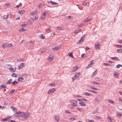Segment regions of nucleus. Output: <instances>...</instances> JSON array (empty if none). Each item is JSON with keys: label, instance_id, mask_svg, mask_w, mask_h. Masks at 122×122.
<instances>
[{"label": "nucleus", "instance_id": "1", "mask_svg": "<svg viewBox=\"0 0 122 122\" xmlns=\"http://www.w3.org/2000/svg\"><path fill=\"white\" fill-rule=\"evenodd\" d=\"M2 47L4 48L7 47H12L13 45L11 43L8 44V43H4L2 45Z\"/></svg>", "mask_w": 122, "mask_h": 122}, {"label": "nucleus", "instance_id": "2", "mask_svg": "<svg viewBox=\"0 0 122 122\" xmlns=\"http://www.w3.org/2000/svg\"><path fill=\"white\" fill-rule=\"evenodd\" d=\"M23 115V112H19L15 113L14 114V115L15 117H22V115Z\"/></svg>", "mask_w": 122, "mask_h": 122}, {"label": "nucleus", "instance_id": "3", "mask_svg": "<svg viewBox=\"0 0 122 122\" xmlns=\"http://www.w3.org/2000/svg\"><path fill=\"white\" fill-rule=\"evenodd\" d=\"M23 114L22 117L25 119H27L30 115V113L28 112H23Z\"/></svg>", "mask_w": 122, "mask_h": 122}, {"label": "nucleus", "instance_id": "4", "mask_svg": "<svg viewBox=\"0 0 122 122\" xmlns=\"http://www.w3.org/2000/svg\"><path fill=\"white\" fill-rule=\"evenodd\" d=\"M79 67L77 66H75L73 67L71 69V71L72 72H74L76 71L78 69Z\"/></svg>", "mask_w": 122, "mask_h": 122}, {"label": "nucleus", "instance_id": "5", "mask_svg": "<svg viewBox=\"0 0 122 122\" xmlns=\"http://www.w3.org/2000/svg\"><path fill=\"white\" fill-rule=\"evenodd\" d=\"M54 57V56L53 54H52L50 55L48 58V60L49 61H51L52 60Z\"/></svg>", "mask_w": 122, "mask_h": 122}, {"label": "nucleus", "instance_id": "6", "mask_svg": "<svg viewBox=\"0 0 122 122\" xmlns=\"http://www.w3.org/2000/svg\"><path fill=\"white\" fill-rule=\"evenodd\" d=\"M55 91V88H53L50 89L48 91V94H51L52 93H53Z\"/></svg>", "mask_w": 122, "mask_h": 122}, {"label": "nucleus", "instance_id": "7", "mask_svg": "<svg viewBox=\"0 0 122 122\" xmlns=\"http://www.w3.org/2000/svg\"><path fill=\"white\" fill-rule=\"evenodd\" d=\"M16 67H15L14 68L12 67H10L8 69L11 72H14L16 71Z\"/></svg>", "mask_w": 122, "mask_h": 122}, {"label": "nucleus", "instance_id": "8", "mask_svg": "<svg viewBox=\"0 0 122 122\" xmlns=\"http://www.w3.org/2000/svg\"><path fill=\"white\" fill-rule=\"evenodd\" d=\"M46 16V14L44 12H43L42 14L41 15L40 18L42 20L45 19V17Z\"/></svg>", "mask_w": 122, "mask_h": 122}, {"label": "nucleus", "instance_id": "9", "mask_svg": "<svg viewBox=\"0 0 122 122\" xmlns=\"http://www.w3.org/2000/svg\"><path fill=\"white\" fill-rule=\"evenodd\" d=\"M25 64L24 63H20L19 65L18 66V68L19 69L22 68L25 66Z\"/></svg>", "mask_w": 122, "mask_h": 122}, {"label": "nucleus", "instance_id": "10", "mask_svg": "<svg viewBox=\"0 0 122 122\" xmlns=\"http://www.w3.org/2000/svg\"><path fill=\"white\" fill-rule=\"evenodd\" d=\"M61 47V45H58L56 46L55 48H53L52 49L54 51H56L60 49Z\"/></svg>", "mask_w": 122, "mask_h": 122}, {"label": "nucleus", "instance_id": "11", "mask_svg": "<svg viewBox=\"0 0 122 122\" xmlns=\"http://www.w3.org/2000/svg\"><path fill=\"white\" fill-rule=\"evenodd\" d=\"M37 13L38 11L36 10H35L31 12L30 14L32 15H35L37 14Z\"/></svg>", "mask_w": 122, "mask_h": 122}, {"label": "nucleus", "instance_id": "12", "mask_svg": "<svg viewBox=\"0 0 122 122\" xmlns=\"http://www.w3.org/2000/svg\"><path fill=\"white\" fill-rule=\"evenodd\" d=\"M89 63H90V64L88 65L87 66L86 68H88L91 67L93 64V61H91L89 62Z\"/></svg>", "mask_w": 122, "mask_h": 122}, {"label": "nucleus", "instance_id": "13", "mask_svg": "<svg viewBox=\"0 0 122 122\" xmlns=\"http://www.w3.org/2000/svg\"><path fill=\"white\" fill-rule=\"evenodd\" d=\"M95 48L97 49H100V44L99 42H97L95 45Z\"/></svg>", "mask_w": 122, "mask_h": 122}, {"label": "nucleus", "instance_id": "14", "mask_svg": "<svg viewBox=\"0 0 122 122\" xmlns=\"http://www.w3.org/2000/svg\"><path fill=\"white\" fill-rule=\"evenodd\" d=\"M35 20L34 18L33 17L31 18L30 20H29V23L30 24H32L34 21Z\"/></svg>", "mask_w": 122, "mask_h": 122}, {"label": "nucleus", "instance_id": "15", "mask_svg": "<svg viewBox=\"0 0 122 122\" xmlns=\"http://www.w3.org/2000/svg\"><path fill=\"white\" fill-rule=\"evenodd\" d=\"M11 117H6L4 119H2L1 121H2L4 122L5 121L7 120H8L9 119H10Z\"/></svg>", "mask_w": 122, "mask_h": 122}, {"label": "nucleus", "instance_id": "16", "mask_svg": "<svg viewBox=\"0 0 122 122\" xmlns=\"http://www.w3.org/2000/svg\"><path fill=\"white\" fill-rule=\"evenodd\" d=\"M55 119L57 122H58L59 120V117L58 115H55Z\"/></svg>", "mask_w": 122, "mask_h": 122}, {"label": "nucleus", "instance_id": "17", "mask_svg": "<svg viewBox=\"0 0 122 122\" xmlns=\"http://www.w3.org/2000/svg\"><path fill=\"white\" fill-rule=\"evenodd\" d=\"M80 74H81L80 72L76 73L74 75V77L75 78H78Z\"/></svg>", "mask_w": 122, "mask_h": 122}, {"label": "nucleus", "instance_id": "18", "mask_svg": "<svg viewBox=\"0 0 122 122\" xmlns=\"http://www.w3.org/2000/svg\"><path fill=\"white\" fill-rule=\"evenodd\" d=\"M83 37H82L81 39L79 41L78 44H81V43L83 42L84 41V39H83Z\"/></svg>", "mask_w": 122, "mask_h": 122}, {"label": "nucleus", "instance_id": "19", "mask_svg": "<svg viewBox=\"0 0 122 122\" xmlns=\"http://www.w3.org/2000/svg\"><path fill=\"white\" fill-rule=\"evenodd\" d=\"M114 76H116L117 78H118L119 76L118 73L117 72H114Z\"/></svg>", "mask_w": 122, "mask_h": 122}, {"label": "nucleus", "instance_id": "20", "mask_svg": "<svg viewBox=\"0 0 122 122\" xmlns=\"http://www.w3.org/2000/svg\"><path fill=\"white\" fill-rule=\"evenodd\" d=\"M48 3H51L52 5H57L58 4V3H56L55 2H53L51 1H50L49 2H48Z\"/></svg>", "mask_w": 122, "mask_h": 122}, {"label": "nucleus", "instance_id": "21", "mask_svg": "<svg viewBox=\"0 0 122 122\" xmlns=\"http://www.w3.org/2000/svg\"><path fill=\"white\" fill-rule=\"evenodd\" d=\"M25 11L24 10H22L19 11L18 12L20 15L23 14V13L25 12Z\"/></svg>", "mask_w": 122, "mask_h": 122}, {"label": "nucleus", "instance_id": "22", "mask_svg": "<svg viewBox=\"0 0 122 122\" xmlns=\"http://www.w3.org/2000/svg\"><path fill=\"white\" fill-rule=\"evenodd\" d=\"M70 102L72 103L76 104L77 103V102L75 100H70Z\"/></svg>", "mask_w": 122, "mask_h": 122}, {"label": "nucleus", "instance_id": "23", "mask_svg": "<svg viewBox=\"0 0 122 122\" xmlns=\"http://www.w3.org/2000/svg\"><path fill=\"white\" fill-rule=\"evenodd\" d=\"M80 31V30H76L74 31V33L75 34V35H76L77 33L79 32Z\"/></svg>", "mask_w": 122, "mask_h": 122}, {"label": "nucleus", "instance_id": "24", "mask_svg": "<svg viewBox=\"0 0 122 122\" xmlns=\"http://www.w3.org/2000/svg\"><path fill=\"white\" fill-rule=\"evenodd\" d=\"M97 70H96V71L94 72L93 73L92 76V77H94L95 75L97 74Z\"/></svg>", "mask_w": 122, "mask_h": 122}, {"label": "nucleus", "instance_id": "25", "mask_svg": "<svg viewBox=\"0 0 122 122\" xmlns=\"http://www.w3.org/2000/svg\"><path fill=\"white\" fill-rule=\"evenodd\" d=\"M12 79H9V80L6 83V84H10L12 81Z\"/></svg>", "mask_w": 122, "mask_h": 122}, {"label": "nucleus", "instance_id": "26", "mask_svg": "<svg viewBox=\"0 0 122 122\" xmlns=\"http://www.w3.org/2000/svg\"><path fill=\"white\" fill-rule=\"evenodd\" d=\"M39 36L40 37H41V39H44L45 38V36L41 34H40Z\"/></svg>", "mask_w": 122, "mask_h": 122}, {"label": "nucleus", "instance_id": "27", "mask_svg": "<svg viewBox=\"0 0 122 122\" xmlns=\"http://www.w3.org/2000/svg\"><path fill=\"white\" fill-rule=\"evenodd\" d=\"M111 59L113 60H118L119 59L117 57H112L111 58Z\"/></svg>", "mask_w": 122, "mask_h": 122}, {"label": "nucleus", "instance_id": "28", "mask_svg": "<svg viewBox=\"0 0 122 122\" xmlns=\"http://www.w3.org/2000/svg\"><path fill=\"white\" fill-rule=\"evenodd\" d=\"M92 83L94 85H100V84L98 82L96 81H93Z\"/></svg>", "mask_w": 122, "mask_h": 122}, {"label": "nucleus", "instance_id": "29", "mask_svg": "<svg viewBox=\"0 0 122 122\" xmlns=\"http://www.w3.org/2000/svg\"><path fill=\"white\" fill-rule=\"evenodd\" d=\"M79 104L81 106H85L86 105L85 103L82 102H79Z\"/></svg>", "mask_w": 122, "mask_h": 122}, {"label": "nucleus", "instance_id": "30", "mask_svg": "<svg viewBox=\"0 0 122 122\" xmlns=\"http://www.w3.org/2000/svg\"><path fill=\"white\" fill-rule=\"evenodd\" d=\"M68 55L69 56L73 58L74 56L72 54V53H68Z\"/></svg>", "mask_w": 122, "mask_h": 122}, {"label": "nucleus", "instance_id": "31", "mask_svg": "<svg viewBox=\"0 0 122 122\" xmlns=\"http://www.w3.org/2000/svg\"><path fill=\"white\" fill-rule=\"evenodd\" d=\"M26 30L24 29L23 28H21L19 30V31L20 32H21Z\"/></svg>", "mask_w": 122, "mask_h": 122}, {"label": "nucleus", "instance_id": "32", "mask_svg": "<svg viewBox=\"0 0 122 122\" xmlns=\"http://www.w3.org/2000/svg\"><path fill=\"white\" fill-rule=\"evenodd\" d=\"M24 78L22 77H20L19 78L18 80V81H21L23 80Z\"/></svg>", "mask_w": 122, "mask_h": 122}, {"label": "nucleus", "instance_id": "33", "mask_svg": "<svg viewBox=\"0 0 122 122\" xmlns=\"http://www.w3.org/2000/svg\"><path fill=\"white\" fill-rule=\"evenodd\" d=\"M18 82L16 81H14L12 82V84L13 85H15L18 83Z\"/></svg>", "mask_w": 122, "mask_h": 122}, {"label": "nucleus", "instance_id": "34", "mask_svg": "<svg viewBox=\"0 0 122 122\" xmlns=\"http://www.w3.org/2000/svg\"><path fill=\"white\" fill-rule=\"evenodd\" d=\"M77 109L79 110L80 112H83V109L82 108H77Z\"/></svg>", "mask_w": 122, "mask_h": 122}, {"label": "nucleus", "instance_id": "35", "mask_svg": "<svg viewBox=\"0 0 122 122\" xmlns=\"http://www.w3.org/2000/svg\"><path fill=\"white\" fill-rule=\"evenodd\" d=\"M8 15H4L3 16V17L4 19H6L8 17Z\"/></svg>", "mask_w": 122, "mask_h": 122}, {"label": "nucleus", "instance_id": "36", "mask_svg": "<svg viewBox=\"0 0 122 122\" xmlns=\"http://www.w3.org/2000/svg\"><path fill=\"white\" fill-rule=\"evenodd\" d=\"M11 76H12L15 77H17V75L14 73H13L11 75Z\"/></svg>", "mask_w": 122, "mask_h": 122}, {"label": "nucleus", "instance_id": "37", "mask_svg": "<svg viewBox=\"0 0 122 122\" xmlns=\"http://www.w3.org/2000/svg\"><path fill=\"white\" fill-rule=\"evenodd\" d=\"M107 119L108 120V121L111 122L112 121V119H111L109 117H107Z\"/></svg>", "mask_w": 122, "mask_h": 122}, {"label": "nucleus", "instance_id": "38", "mask_svg": "<svg viewBox=\"0 0 122 122\" xmlns=\"http://www.w3.org/2000/svg\"><path fill=\"white\" fill-rule=\"evenodd\" d=\"M117 116L119 117H122V114L120 113H118L117 114Z\"/></svg>", "mask_w": 122, "mask_h": 122}, {"label": "nucleus", "instance_id": "39", "mask_svg": "<svg viewBox=\"0 0 122 122\" xmlns=\"http://www.w3.org/2000/svg\"><path fill=\"white\" fill-rule=\"evenodd\" d=\"M108 101L109 102L111 103L112 104H113L114 103V102L113 101H112L110 100H109Z\"/></svg>", "mask_w": 122, "mask_h": 122}, {"label": "nucleus", "instance_id": "40", "mask_svg": "<svg viewBox=\"0 0 122 122\" xmlns=\"http://www.w3.org/2000/svg\"><path fill=\"white\" fill-rule=\"evenodd\" d=\"M22 5V4L20 3L18 5H17L16 6V8H18L19 7L21 6Z\"/></svg>", "mask_w": 122, "mask_h": 122}, {"label": "nucleus", "instance_id": "41", "mask_svg": "<svg viewBox=\"0 0 122 122\" xmlns=\"http://www.w3.org/2000/svg\"><path fill=\"white\" fill-rule=\"evenodd\" d=\"M117 51L118 52L122 53V49H118L117 50Z\"/></svg>", "mask_w": 122, "mask_h": 122}, {"label": "nucleus", "instance_id": "42", "mask_svg": "<svg viewBox=\"0 0 122 122\" xmlns=\"http://www.w3.org/2000/svg\"><path fill=\"white\" fill-rule=\"evenodd\" d=\"M43 6V4L41 3H40L38 6V7L39 8H41Z\"/></svg>", "mask_w": 122, "mask_h": 122}, {"label": "nucleus", "instance_id": "43", "mask_svg": "<svg viewBox=\"0 0 122 122\" xmlns=\"http://www.w3.org/2000/svg\"><path fill=\"white\" fill-rule=\"evenodd\" d=\"M84 94L85 95L87 96H89L91 95V94L90 93H89L87 92H85L84 93Z\"/></svg>", "mask_w": 122, "mask_h": 122}, {"label": "nucleus", "instance_id": "44", "mask_svg": "<svg viewBox=\"0 0 122 122\" xmlns=\"http://www.w3.org/2000/svg\"><path fill=\"white\" fill-rule=\"evenodd\" d=\"M57 29L58 30H61L62 29V28L60 26H59L57 27Z\"/></svg>", "mask_w": 122, "mask_h": 122}, {"label": "nucleus", "instance_id": "45", "mask_svg": "<svg viewBox=\"0 0 122 122\" xmlns=\"http://www.w3.org/2000/svg\"><path fill=\"white\" fill-rule=\"evenodd\" d=\"M120 66L122 67V65L120 64H118L116 66V67L118 68H119Z\"/></svg>", "mask_w": 122, "mask_h": 122}, {"label": "nucleus", "instance_id": "46", "mask_svg": "<svg viewBox=\"0 0 122 122\" xmlns=\"http://www.w3.org/2000/svg\"><path fill=\"white\" fill-rule=\"evenodd\" d=\"M90 88H91L93 90H98V89L97 88H95V87H90Z\"/></svg>", "mask_w": 122, "mask_h": 122}, {"label": "nucleus", "instance_id": "47", "mask_svg": "<svg viewBox=\"0 0 122 122\" xmlns=\"http://www.w3.org/2000/svg\"><path fill=\"white\" fill-rule=\"evenodd\" d=\"M15 90L14 89H13L12 90L11 92H10L9 93V94H12L13 93H14L15 92Z\"/></svg>", "mask_w": 122, "mask_h": 122}, {"label": "nucleus", "instance_id": "48", "mask_svg": "<svg viewBox=\"0 0 122 122\" xmlns=\"http://www.w3.org/2000/svg\"><path fill=\"white\" fill-rule=\"evenodd\" d=\"M89 19H88V18L84 20V22H88L89 21Z\"/></svg>", "mask_w": 122, "mask_h": 122}, {"label": "nucleus", "instance_id": "49", "mask_svg": "<svg viewBox=\"0 0 122 122\" xmlns=\"http://www.w3.org/2000/svg\"><path fill=\"white\" fill-rule=\"evenodd\" d=\"M76 119V118L74 117H71L69 118V120H74Z\"/></svg>", "mask_w": 122, "mask_h": 122}, {"label": "nucleus", "instance_id": "50", "mask_svg": "<svg viewBox=\"0 0 122 122\" xmlns=\"http://www.w3.org/2000/svg\"><path fill=\"white\" fill-rule=\"evenodd\" d=\"M6 87V86H4V85H2L0 86V89H1V88H4Z\"/></svg>", "mask_w": 122, "mask_h": 122}, {"label": "nucleus", "instance_id": "51", "mask_svg": "<svg viewBox=\"0 0 122 122\" xmlns=\"http://www.w3.org/2000/svg\"><path fill=\"white\" fill-rule=\"evenodd\" d=\"M10 5V4L9 3H7L5 5V6L6 7H8Z\"/></svg>", "mask_w": 122, "mask_h": 122}, {"label": "nucleus", "instance_id": "52", "mask_svg": "<svg viewBox=\"0 0 122 122\" xmlns=\"http://www.w3.org/2000/svg\"><path fill=\"white\" fill-rule=\"evenodd\" d=\"M11 107L12 108V109L13 111H15L16 110V109L15 108L13 107Z\"/></svg>", "mask_w": 122, "mask_h": 122}, {"label": "nucleus", "instance_id": "53", "mask_svg": "<svg viewBox=\"0 0 122 122\" xmlns=\"http://www.w3.org/2000/svg\"><path fill=\"white\" fill-rule=\"evenodd\" d=\"M104 65L105 66H110V64L108 63H104Z\"/></svg>", "mask_w": 122, "mask_h": 122}, {"label": "nucleus", "instance_id": "54", "mask_svg": "<svg viewBox=\"0 0 122 122\" xmlns=\"http://www.w3.org/2000/svg\"><path fill=\"white\" fill-rule=\"evenodd\" d=\"M51 27H48L47 29H46L45 30H51Z\"/></svg>", "mask_w": 122, "mask_h": 122}, {"label": "nucleus", "instance_id": "55", "mask_svg": "<svg viewBox=\"0 0 122 122\" xmlns=\"http://www.w3.org/2000/svg\"><path fill=\"white\" fill-rule=\"evenodd\" d=\"M34 20H36L38 19V16H36L34 18Z\"/></svg>", "mask_w": 122, "mask_h": 122}, {"label": "nucleus", "instance_id": "56", "mask_svg": "<svg viewBox=\"0 0 122 122\" xmlns=\"http://www.w3.org/2000/svg\"><path fill=\"white\" fill-rule=\"evenodd\" d=\"M92 92L94 93L95 94H97V91L92 90Z\"/></svg>", "mask_w": 122, "mask_h": 122}, {"label": "nucleus", "instance_id": "57", "mask_svg": "<svg viewBox=\"0 0 122 122\" xmlns=\"http://www.w3.org/2000/svg\"><path fill=\"white\" fill-rule=\"evenodd\" d=\"M116 46L119 48H122V46L120 45H117Z\"/></svg>", "mask_w": 122, "mask_h": 122}, {"label": "nucleus", "instance_id": "58", "mask_svg": "<svg viewBox=\"0 0 122 122\" xmlns=\"http://www.w3.org/2000/svg\"><path fill=\"white\" fill-rule=\"evenodd\" d=\"M67 18L68 19H72V16H68L67 17Z\"/></svg>", "mask_w": 122, "mask_h": 122}, {"label": "nucleus", "instance_id": "59", "mask_svg": "<svg viewBox=\"0 0 122 122\" xmlns=\"http://www.w3.org/2000/svg\"><path fill=\"white\" fill-rule=\"evenodd\" d=\"M26 25V24H23L22 25H21V26L22 27H25Z\"/></svg>", "mask_w": 122, "mask_h": 122}, {"label": "nucleus", "instance_id": "60", "mask_svg": "<svg viewBox=\"0 0 122 122\" xmlns=\"http://www.w3.org/2000/svg\"><path fill=\"white\" fill-rule=\"evenodd\" d=\"M72 106L73 107H75L77 106V105L76 104L74 103L72 104Z\"/></svg>", "mask_w": 122, "mask_h": 122}, {"label": "nucleus", "instance_id": "61", "mask_svg": "<svg viewBox=\"0 0 122 122\" xmlns=\"http://www.w3.org/2000/svg\"><path fill=\"white\" fill-rule=\"evenodd\" d=\"M66 112L68 114H70L71 112L68 111L66 110Z\"/></svg>", "mask_w": 122, "mask_h": 122}, {"label": "nucleus", "instance_id": "62", "mask_svg": "<svg viewBox=\"0 0 122 122\" xmlns=\"http://www.w3.org/2000/svg\"><path fill=\"white\" fill-rule=\"evenodd\" d=\"M88 121L89 122H94L93 120H89Z\"/></svg>", "mask_w": 122, "mask_h": 122}, {"label": "nucleus", "instance_id": "63", "mask_svg": "<svg viewBox=\"0 0 122 122\" xmlns=\"http://www.w3.org/2000/svg\"><path fill=\"white\" fill-rule=\"evenodd\" d=\"M20 16H19L18 18H16L15 19V20H19L20 19Z\"/></svg>", "mask_w": 122, "mask_h": 122}, {"label": "nucleus", "instance_id": "64", "mask_svg": "<svg viewBox=\"0 0 122 122\" xmlns=\"http://www.w3.org/2000/svg\"><path fill=\"white\" fill-rule=\"evenodd\" d=\"M50 86H55V85L54 83H51L50 84Z\"/></svg>", "mask_w": 122, "mask_h": 122}]
</instances>
